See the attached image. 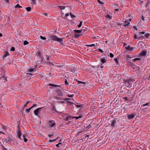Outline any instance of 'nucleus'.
I'll return each mask as SVG.
<instances>
[{"label": "nucleus", "mask_w": 150, "mask_h": 150, "mask_svg": "<svg viewBox=\"0 0 150 150\" xmlns=\"http://www.w3.org/2000/svg\"><path fill=\"white\" fill-rule=\"evenodd\" d=\"M50 38L52 40L58 41L60 43L62 42L63 41L62 38H59L56 35L51 36Z\"/></svg>", "instance_id": "obj_1"}, {"label": "nucleus", "mask_w": 150, "mask_h": 150, "mask_svg": "<svg viewBox=\"0 0 150 150\" xmlns=\"http://www.w3.org/2000/svg\"><path fill=\"white\" fill-rule=\"evenodd\" d=\"M17 130L16 131L17 137L19 139H21V137L22 135L21 131L19 127H17Z\"/></svg>", "instance_id": "obj_2"}, {"label": "nucleus", "mask_w": 150, "mask_h": 150, "mask_svg": "<svg viewBox=\"0 0 150 150\" xmlns=\"http://www.w3.org/2000/svg\"><path fill=\"white\" fill-rule=\"evenodd\" d=\"M47 124L50 127H52L56 125L55 122L53 120H51L48 122Z\"/></svg>", "instance_id": "obj_3"}, {"label": "nucleus", "mask_w": 150, "mask_h": 150, "mask_svg": "<svg viewBox=\"0 0 150 150\" xmlns=\"http://www.w3.org/2000/svg\"><path fill=\"white\" fill-rule=\"evenodd\" d=\"M115 117L113 120H111V124L110 127H114L115 126V124L117 122V118Z\"/></svg>", "instance_id": "obj_4"}, {"label": "nucleus", "mask_w": 150, "mask_h": 150, "mask_svg": "<svg viewBox=\"0 0 150 150\" xmlns=\"http://www.w3.org/2000/svg\"><path fill=\"white\" fill-rule=\"evenodd\" d=\"M42 108H38L34 110V113L35 115L36 116H38Z\"/></svg>", "instance_id": "obj_5"}, {"label": "nucleus", "mask_w": 150, "mask_h": 150, "mask_svg": "<svg viewBox=\"0 0 150 150\" xmlns=\"http://www.w3.org/2000/svg\"><path fill=\"white\" fill-rule=\"evenodd\" d=\"M56 95L60 96H63V93L61 90L57 89L56 90Z\"/></svg>", "instance_id": "obj_6"}, {"label": "nucleus", "mask_w": 150, "mask_h": 150, "mask_svg": "<svg viewBox=\"0 0 150 150\" xmlns=\"http://www.w3.org/2000/svg\"><path fill=\"white\" fill-rule=\"evenodd\" d=\"M134 57L132 56L129 54H127L126 56H125V58H126V60L128 61V60H129V59L132 58Z\"/></svg>", "instance_id": "obj_7"}, {"label": "nucleus", "mask_w": 150, "mask_h": 150, "mask_svg": "<svg viewBox=\"0 0 150 150\" xmlns=\"http://www.w3.org/2000/svg\"><path fill=\"white\" fill-rule=\"evenodd\" d=\"M135 115L132 114H129L128 116V118L129 119H132L134 117Z\"/></svg>", "instance_id": "obj_8"}, {"label": "nucleus", "mask_w": 150, "mask_h": 150, "mask_svg": "<svg viewBox=\"0 0 150 150\" xmlns=\"http://www.w3.org/2000/svg\"><path fill=\"white\" fill-rule=\"evenodd\" d=\"M9 54L8 52H5L4 53V54L3 55V58H4L7 56L9 55Z\"/></svg>", "instance_id": "obj_9"}, {"label": "nucleus", "mask_w": 150, "mask_h": 150, "mask_svg": "<svg viewBox=\"0 0 150 150\" xmlns=\"http://www.w3.org/2000/svg\"><path fill=\"white\" fill-rule=\"evenodd\" d=\"M54 66L57 67H61L64 66V64L63 63L61 64H56Z\"/></svg>", "instance_id": "obj_10"}, {"label": "nucleus", "mask_w": 150, "mask_h": 150, "mask_svg": "<svg viewBox=\"0 0 150 150\" xmlns=\"http://www.w3.org/2000/svg\"><path fill=\"white\" fill-rule=\"evenodd\" d=\"M36 67H35L34 68H32V69H30V70H28V71L29 72H33L34 71H36Z\"/></svg>", "instance_id": "obj_11"}, {"label": "nucleus", "mask_w": 150, "mask_h": 150, "mask_svg": "<svg viewBox=\"0 0 150 150\" xmlns=\"http://www.w3.org/2000/svg\"><path fill=\"white\" fill-rule=\"evenodd\" d=\"M100 61L102 64H104L106 62V59L105 58H102L100 59Z\"/></svg>", "instance_id": "obj_12"}, {"label": "nucleus", "mask_w": 150, "mask_h": 150, "mask_svg": "<svg viewBox=\"0 0 150 150\" xmlns=\"http://www.w3.org/2000/svg\"><path fill=\"white\" fill-rule=\"evenodd\" d=\"M125 48L127 50H128L130 51H132L133 50V47H131L129 45H128Z\"/></svg>", "instance_id": "obj_13"}, {"label": "nucleus", "mask_w": 150, "mask_h": 150, "mask_svg": "<svg viewBox=\"0 0 150 150\" xmlns=\"http://www.w3.org/2000/svg\"><path fill=\"white\" fill-rule=\"evenodd\" d=\"M77 71L76 69V68H71L70 70V71L74 73Z\"/></svg>", "instance_id": "obj_14"}, {"label": "nucleus", "mask_w": 150, "mask_h": 150, "mask_svg": "<svg viewBox=\"0 0 150 150\" xmlns=\"http://www.w3.org/2000/svg\"><path fill=\"white\" fill-rule=\"evenodd\" d=\"M146 54V51L144 50L141 53L140 55L142 56H145Z\"/></svg>", "instance_id": "obj_15"}, {"label": "nucleus", "mask_w": 150, "mask_h": 150, "mask_svg": "<svg viewBox=\"0 0 150 150\" xmlns=\"http://www.w3.org/2000/svg\"><path fill=\"white\" fill-rule=\"evenodd\" d=\"M74 31L75 33H81V30H74Z\"/></svg>", "instance_id": "obj_16"}, {"label": "nucleus", "mask_w": 150, "mask_h": 150, "mask_svg": "<svg viewBox=\"0 0 150 150\" xmlns=\"http://www.w3.org/2000/svg\"><path fill=\"white\" fill-rule=\"evenodd\" d=\"M52 112H56V110L55 108V107L54 105H53L52 106Z\"/></svg>", "instance_id": "obj_17"}, {"label": "nucleus", "mask_w": 150, "mask_h": 150, "mask_svg": "<svg viewBox=\"0 0 150 150\" xmlns=\"http://www.w3.org/2000/svg\"><path fill=\"white\" fill-rule=\"evenodd\" d=\"M23 139L25 142H26L27 141V139L25 138V134H24L23 135Z\"/></svg>", "instance_id": "obj_18"}, {"label": "nucleus", "mask_w": 150, "mask_h": 150, "mask_svg": "<svg viewBox=\"0 0 150 150\" xmlns=\"http://www.w3.org/2000/svg\"><path fill=\"white\" fill-rule=\"evenodd\" d=\"M150 4V1H149V0H148L146 5V7L147 8L148 7V6H149Z\"/></svg>", "instance_id": "obj_19"}, {"label": "nucleus", "mask_w": 150, "mask_h": 150, "mask_svg": "<svg viewBox=\"0 0 150 150\" xmlns=\"http://www.w3.org/2000/svg\"><path fill=\"white\" fill-rule=\"evenodd\" d=\"M25 9L28 12H29L31 11V8L30 7H26Z\"/></svg>", "instance_id": "obj_20"}, {"label": "nucleus", "mask_w": 150, "mask_h": 150, "mask_svg": "<svg viewBox=\"0 0 150 150\" xmlns=\"http://www.w3.org/2000/svg\"><path fill=\"white\" fill-rule=\"evenodd\" d=\"M83 115L82 114L80 116L78 117H75V118L76 119H78L79 118H81L83 117Z\"/></svg>", "instance_id": "obj_21"}, {"label": "nucleus", "mask_w": 150, "mask_h": 150, "mask_svg": "<svg viewBox=\"0 0 150 150\" xmlns=\"http://www.w3.org/2000/svg\"><path fill=\"white\" fill-rule=\"evenodd\" d=\"M150 35V34L149 33H146L144 35V36L146 38H148Z\"/></svg>", "instance_id": "obj_22"}, {"label": "nucleus", "mask_w": 150, "mask_h": 150, "mask_svg": "<svg viewBox=\"0 0 150 150\" xmlns=\"http://www.w3.org/2000/svg\"><path fill=\"white\" fill-rule=\"evenodd\" d=\"M86 46L87 47H92L93 46H95V45L94 44H93L91 45H86Z\"/></svg>", "instance_id": "obj_23"}, {"label": "nucleus", "mask_w": 150, "mask_h": 150, "mask_svg": "<svg viewBox=\"0 0 150 150\" xmlns=\"http://www.w3.org/2000/svg\"><path fill=\"white\" fill-rule=\"evenodd\" d=\"M75 118V117L68 116V117H67L66 118V119L67 120H70L69 118Z\"/></svg>", "instance_id": "obj_24"}, {"label": "nucleus", "mask_w": 150, "mask_h": 150, "mask_svg": "<svg viewBox=\"0 0 150 150\" xmlns=\"http://www.w3.org/2000/svg\"><path fill=\"white\" fill-rule=\"evenodd\" d=\"M58 138V137H57L56 139H54V140H49V141L50 142H55L56 140H57V139Z\"/></svg>", "instance_id": "obj_25"}, {"label": "nucleus", "mask_w": 150, "mask_h": 150, "mask_svg": "<svg viewBox=\"0 0 150 150\" xmlns=\"http://www.w3.org/2000/svg\"><path fill=\"white\" fill-rule=\"evenodd\" d=\"M146 105L150 106V104H149V102L148 103H146V104H144L143 105V106L144 107Z\"/></svg>", "instance_id": "obj_26"}, {"label": "nucleus", "mask_w": 150, "mask_h": 150, "mask_svg": "<svg viewBox=\"0 0 150 150\" xmlns=\"http://www.w3.org/2000/svg\"><path fill=\"white\" fill-rule=\"evenodd\" d=\"M28 43H29V42H28L26 40H25L24 41L23 44L24 45H26L28 44Z\"/></svg>", "instance_id": "obj_27"}, {"label": "nucleus", "mask_w": 150, "mask_h": 150, "mask_svg": "<svg viewBox=\"0 0 150 150\" xmlns=\"http://www.w3.org/2000/svg\"><path fill=\"white\" fill-rule=\"evenodd\" d=\"M31 109V108H29L28 109H25V111L26 112H28V113H29V112L30 111V110Z\"/></svg>", "instance_id": "obj_28"}, {"label": "nucleus", "mask_w": 150, "mask_h": 150, "mask_svg": "<svg viewBox=\"0 0 150 150\" xmlns=\"http://www.w3.org/2000/svg\"><path fill=\"white\" fill-rule=\"evenodd\" d=\"M58 7L61 9L62 10L64 9L65 8L66 6H59Z\"/></svg>", "instance_id": "obj_29"}, {"label": "nucleus", "mask_w": 150, "mask_h": 150, "mask_svg": "<svg viewBox=\"0 0 150 150\" xmlns=\"http://www.w3.org/2000/svg\"><path fill=\"white\" fill-rule=\"evenodd\" d=\"M15 8L19 7V8H21L22 7V6H20L19 4H17L15 6Z\"/></svg>", "instance_id": "obj_30"}, {"label": "nucleus", "mask_w": 150, "mask_h": 150, "mask_svg": "<svg viewBox=\"0 0 150 150\" xmlns=\"http://www.w3.org/2000/svg\"><path fill=\"white\" fill-rule=\"evenodd\" d=\"M40 38L42 40H45L46 39V38L42 37V36H40Z\"/></svg>", "instance_id": "obj_31"}, {"label": "nucleus", "mask_w": 150, "mask_h": 150, "mask_svg": "<svg viewBox=\"0 0 150 150\" xmlns=\"http://www.w3.org/2000/svg\"><path fill=\"white\" fill-rule=\"evenodd\" d=\"M82 22L81 21L80 22V23H79V24L78 25V26L79 27V28H80L81 27V26L82 25Z\"/></svg>", "instance_id": "obj_32"}, {"label": "nucleus", "mask_w": 150, "mask_h": 150, "mask_svg": "<svg viewBox=\"0 0 150 150\" xmlns=\"http://www.w3.org/2000/svg\"><path fill=\"white\" fill-rule=\"evenodd\" d=\"M145 33V32H139V33H138V34L140 35H141L142 34H144Z\"/></svg>", "instance_id": "obj_33"}, {"label": "nucleus", "mask_w": 150, "mask_h": 150, "mask_svg": "<svg viewBox=\"0 0 150 150\" xmlns=\"http://www.w3.org/2000/svg\"><path fill=\"white\" fill-rule=\"evenodd\" d=\"M140 60V59H139V58H136L134 59L133 60V61L134 62H135L136 61L139 60Z\"/></svg>", "instance_id": "obj_34"}, {"label": "nucleus", "mask_w": 150, "mask_h": 150, "mask_svg": "<svg viewBox=\"0 0 150 150\" xmlns=\"http://www.w3.org/2000/svg\"><path fill=\"white\" fill-rule=\"evenodd\" d=\"M78 83H82L83 84H85V83L84 82H82L80 81H77Z\"/></svg>", "instance_id": "obj_35"}, {"label": "nucleus", "mask_w": 150, "mask_h": 150, "mask_svg": "<svg viewBox=\"0 0 150 150\" xmlns=\"http://www.w3.org/2000/svg\"><path fill=\"white\" fill-rule=\"evenodd\" d=\"M15 50V48L14 47H12L10 49V50L12 51H14Z\"/></svg>", "instance_id": "obj_36"}, {"label": "nucleus", "mask_w": 150, "mask_h": 150, "mask_svg": "<svg viewBox=\"0 0 150 150\" xmlns=\"http://www.w3.org/2000/svg\"><path fill=\"white\" fill-rule=\"evenodd\" d=\"M70 15L71 17L72 18L75 17L76 16L72 14L71 13H70Z\"/></svg>", "instance_id": "obj_37"}, {"label": "nucleus", "mask_w": 150, "mask_h": 150, "mask_svg": "<svg viewBox=\"0 0 150 150\" xmlns=\"http://www.w3.org/2000/svg\"><path fill=\"white\" fill-rule=\"evenodd\" d=\"M33 2L32 4L35 5L36 4V0H32Z\"/></svg>", "instance_id": "obj_38"}, {"label": "nucleus", "mask_w": 150, "mask_h": 150, "mask_svg": "<svg viewBox=\"0 0 150 150\" xmlns=\"http://www.w3.org/2000/svg\"><path fill=\"white\" fill-rule=\"evenodd\" d=\"M52 74L51 73H49V74H47L46 75L48 76V77H51L52 76Z\"/></svg>", "instance_id": "obj_39"}, {"label": "nucleus", "mask_w": 150, "mask_h": 150, "mask_svg": "<svg viewBox=\"0 0 150 150\" xmlns=\"http://www.w3.org/2000/svg\"><path fill=\"white\" fill-rule=\"evenodd\" d=\"M54 98H56L58 100H61V98L60 97H59L58 96H56Z\"/></svg>", "instance_id": "obj_40"}, {"label": "nucleus", "mask_w": 150, "mask_h": 150, "mask_svg": "<svg viewBox=\"0 0 150 150\" xmlns=\"http://www.w3.org/2000/svg\"><path fill=\"white\" fill-rule=\"evenodd\" d=\"M65 83L66 85H69V83L67 82V79H66L65 80Z\"/></svg>", "instance_id": "obj_41"}, {"label": "nucleus", "mask_w": 150, "mask_h": 150, "mask_svg": "<svg viewBox=\"0 0 150 150\" xmlns=\"http://www.w3.org/2000/svg\"><path fill=\"white\" fill-rule=\"evenodd\" d=\"M114 54H112V53H110V57L112 58L114 57Z\"/></svg>", "instance_id": "obj_42"}, {"label": "nucleus", "mask_w": 150, "mask_h": 150, "mask_svg": "<svg viewBox=\"0 0 150 150\" xmlns=\"http://www.w3.org/2000/svg\"><path fill=\"white\" fill-rule=\"evenodd\" d=\"M123 99L125 100H127V101H130L131 100H129L127 98V97H124L123 98Z\"/></svg>", "instance_id": "obj_43"}, {"label": "nucleus", "mask_w": 150, "mask_h": 150, "mask_svg": "<svg viewBox=\"0 0 150 150\" xmlns=\"http://www.w3.org/2000/svg\"><path fill=\"white\" fill-rule=\"evenodd\" d=\"M114 60L117 63H118V61L117 58H115L114 59Z\"/></svg>", "instance_id": "obj_44"}, {"label": "nucleus", "mask_w": 150, "mask_h": 150, "mask_svg": "<svg viewBox=\"0 0 150 150\" xmlns=\"http://www.w3.org/2000/svg\"><path fill=\"white\" fill-rule=\"evenodd\" d=\"M129 24H130V23L129 22H128L127 23V24H125L124 25H123V26H128L129 25Z\"/></svg>", "instance_id": "obj_45"}, {"label": "nucleus", "mask_w": 150, "mask_h": 150, "mask_svg": "<svg viewBox=\"0 0 150 150\" xmlns=\"http://www.w3.org/2000/svg\"><path fill=\"white\" fill-rule=\"evenodd\" d=\"M80 36V35L78 34H76L75 35V37L76 38H78Z\"/></svg>", "instance_id": "obj_46"}, {"label": "nucleus", "mask_w": 150, "mask_h": 150, "mask_svg": "<svg viewBox=\"0 0 150 150\" xmlns=\"http://www.w3.org/2000/svg\"><path fill=\"white\" fill-rule=\"evenodd\" d=\"M69 97H73L74 95L73 94L70 95L69 94H68L67 95Z\"/></svg>", "instance_id": "obj_47"}, {"label": "nucleus", "mask_w": 150, "mask_h": 150, "mask_svg": "<svg viewBox=\"0 0 150 150\" xmlns=\"http://www.w3.org/2000/svg\"><path fill=\"white\" fill-rule=\"evenodd\" d=\"M46 57H47V59H46V60L47 61H49V57L47 55H46Z\"/></svg>", "instance_id": "obj_48"}, {"label": "nucleus", "mask_w": 150, "mask_h": 150, "mask_svg": "<svg viewBox=\"0 0 150 150\" xmlns=\"http://www.w3.org/2000/svg\"><path fill=\"white\" fill-rule=\"evenodd\" d=\"M98 50L99 51L101 52L102 53H103L104 52L101 49H98Z\"/></svg>", "instance_id": "obj_49"}, {"label": "nucleus", "mask_w": 150, "mask_h": 150, "mask_svg": "<svg viewBox=\"0 0 150 150\" xmlns=\"http://www.w3.org/2000/svg\"><path fill=\"white\" fill-rule=\"evenodd\" d=\"M36 105H37L36 104H34L30 108H31V109L33 108L36 106Z\"/></svg>", "instance_id": "obj_50"}, {"label": "nucleus", "mask_w": 150, "mask_h": 150, "mask_svg": "<svg viewBox=\"0 0 150 150\" xmlns=\"http://www.w3.org/2000/svg\"><path fill=\"white\" fill-rule=\"evenodd\" d=\"M98 2H99V3L101 4H103V3L102 2L100 1L99 0H98Z\"/></svg>", "instance_id": "obj_51"}, {"label": "nucleus", "mask_w": 150, "mask_h": 150, "mask_svg": "<svg viewBox=\"0 0 150 150\" xmlns=\"http://www.w3.org/2000/svg\"><path fill=\"white\" fill-rule=\"evenodd\" d=\"M60 144H61V143L60 142H59V143H58L57 144H56V146L57 147H59V145Z\"/></svg>", "instance_id": "obj_52"}, {"label": "nucleus", "mask_w": 150, "mask_h": 150, "mask_svg": "<svg viewBox=\"0 0 150 150\" xmlns=\"http://www.w3.org/2000/svg\"><path fill=\"white\" fill-rule=\"evenodd\" d=\"M142 19L143 21L144 20V18L143 15L142 16Z\"/></svg>", "instance_id": "obj_53"}, {"label": "nucleus", "mask_w": 150, "mask_h": 150, "mask_svg": "<svg viewBox=\"0 0 150 150\" xmlns=\"http://www.w3.org/2000/svg\"><path fill=\"white\" fill-rule=\"evenodd\" d=\"M41 55V54L40 52H38V56H40Z\"/></svg>", "instance_id": "obj_54"}, {"label": "nucleus", "mask_w": 150, "mask_h": 150, "mask_svg": "<svg viewBox=\"0 0 150 150\" xmlns=\"http://www.w3.org/2000/svg\"><path fill=\"white\" fill-rule=\"evenodd\" d=\"M128 81L130 82L131 81H134V80H133V79L132 80L131 79H129L128 80Z\"/></svg>", "instance_id": "obj_55"}, {"label": "nucleus", "mask_w": 150, "mask_h": 150, "mask_svg": "<svg viewBox=\"0 0 150 150\" xmlns=\"http://www.w3.org/2000/svg\"><path fill=\"white\" fill-rule=\"evenodd\" d=\"M69 16V13H66L65 15V16L66 17L68 16Z\"/></svg>", "instance_id": "obj_56"}, {"label": "nucleus", "mask_w": 150, "mask_h": 150, "mask_svg": "<svg viewBox=\"0 0 150 150\" xmlns=\"http://www.w3.org/2000/svg\"><path fill=\"white\" fill-rule=\"evenodd\" d=\"M2 146L3 147V150H7V149L6 148L4 147L3 146Z\"/></svg>", "instance_id": "obj_57"}, {"label": "nucleus", "mask_w": 150, "mask_h": 150, "mask_svg": "<svg viewBox=\"0 0 150 150\" xmlns=\"http://www.w3.org/2000/svg\"><path fill=\"white\" fill-rule=\"evenodd\" d=\"M42 14L44 15H45V16H47V13H43Z\"/></svg>", "instance_id": "obj_58"}, {"label": "nucleus", "mask_w": 150, "mask_h": 150, "mask_svg": "<svg viewBox=\"0 0 150 150\" xmlns=\"http://www.w3.org/2000/svg\"><path fill=\"white\" fill-rule=\"evenodd\" d=\"M49 85L50 86H51L53 87V86H54V84H52L50 83L49 84Z\"/></svg>", "instance_id": "obj_59"}, {"label": "nucleus", "mask_w": 150, "mask_h": 150, "mask_svg": "<svg viewBox=\"0 0 150 150\" xmlns=\"http://www.w3.org/2000/svg\"><path fill=\"white\" fill-rule=\"evenodd\" d=\"M134 38L135 39L138 38V37H137V35H135Z\"/></svg>", "instance_id": "obj_60"}, {"label": "nucleus", "mask_w": 150, "mask_h": 150, "mask_svg": "<svg viewBox=\"0 0 150 150\" xmlns=\"http://www.w3.org/2000/svg\"><path fill=\"white\" fill-rule=\"evenodd\" d=\"M53 134H49L48 135V137H51V136L52 135H53Z\"/></svg>", "instance_id": "obj_61"}, {"label": "nucleus", "mask_w": 150, "mask_h": 150, "mask_svg": "<svg viewBox=\"0 0 150 150\" xmlns=\"http://www.w3.org/2000/svg\"><path fill=\"white\" fill-rule=\"evenodd\" d=\"M76 106H77V108H80V107H81V105H76Z\"/></svg>", "instance_id": "obj_62"}, {"label": "nucleus", "mask_w": 150, "mask_h": 150, "mask_svg": "<svg viewBox=\"0 0 150 150\" xmlns=\"http://www.w3.org/2000/svg\"><path fill=\"white\" fill-rule=\"evenodd\" d=\"M7 21H10V18H9V17H8V18H7Z\"/></svg>", "instance_id": "obj_63"}, {"label": "nucleus", "mask_w": 150, "mask_h": 150, "mask_svg": "<svg viewBox=\"0 0 150 150\" xmlns=\"http://www.w3.org/2000/svg\"><path fill=\"white\" fill-rule=\"evenodd\" d=\"M4 1L6 3H8L9 1V0H4Z\"/></svg>", "instance_id": "obj_64"}]
</instances>
